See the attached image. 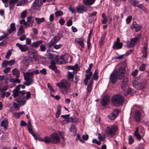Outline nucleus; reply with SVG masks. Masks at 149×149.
Wrapping results in <instances>:
<instances>
[{"label":"nucleus","mask_w":149,"mask_h":149,"mask_svg":"<svg viewBox=\"0 0 149 149\" xmlns=\"http://www.w3.org/2000/svg\"><path fill=\"white\" fill-rule=\"evenodd\" d=\"M118 69L114 70L110 76V82L114 84L117 81V79H121L124 77L125 72V68L121 64L118 65Z\"/></svg>","instance_id":"obj_1"},{"label":"nucleus","mask_w":149,"mask_h":149,"mask_svg":"<svg viewBox=\"0 0 149 149\" xmlns=\"http://www.w3.org/2000/svg\"><path fill=\"white\" fill-rule=\"evenodd\" d=\"M39 71L35 70L30 72H26L24 74V79L26 81L24 82V85L29 86L32 84L33 82V76L35 74H39Z\"/></svg>","instance_id":"obj_2"},{"label":"nucleus","mask_w":149,"mask_h":149,"mask_svg":"<svg viewBox=\"0 0 149 149\" xmlns=\"http://www.w3.org/2000/svg\"><path fill=\"white\" fill-rule=\"evenodd\" d=\"M56 85L60 89V91L63 94H66L70 90V84L66 80L63 79Z\"/></svg>","instance_id":"obj_3"},{"label":"nucleus","mask_w":149,"mask_h":149,"mask_svg":"<svg viewBox=\"0 0 149 149\" xmlns=\"http://www.w3.org/2000/svg\"><path fill=\"white\" fill-rule=\"evenodd\" d=\"M59 134L54 132L50 136L51 137V143L54 144H57L61 142L60 136L63 139V141L65 140L64 137V134L63 132H59Z\"/></svg>","instance_id":"obj_4"},{"label":"nucleus","mask_w":149,"mask_h":149,"mask_svg":"<svg viewBox=\"0 0 149 149\" xmlns=\"http://www.w3.org/2000/svg\"><path fill=\"white\" fill-rule=\"evenodd\" d=\"M124 101L125 99L120 94L114 95L111 99L112 103L116 106L121 105Z\"/></svg>","instance_id":"obj_5"},{"label":"nucleus","mask_w":149,"mask_h":149,"mask_svg":"<svg viewBox=\"0 0 149 149\" xmlns=\"http://www.w3.org/2000/svg\"><path fill=\"white\" fill-rule=\"evenodd\" d=\"M118 130V128L116 125H112L107 127L106 134L108 137L111 138L113 136Z\"/></svg>","instance_id":"obj_6"},{"label":"nucleus","mask_w":149,"mask_h":149,"mask_svg":"<svg viewBox=\"0 0 149 149\" xmlns=\"http://www.w3.org/2000/svg\"><path fill=\"white\" fill-rule=\"evenodd\" d=\"M62 37V34L61 33H59L57 36H55L47 44L49 48H50L53 45L58 42Z\"/></svg>","instance_id":"obj_7"},{"label":"nucleus","mask_w":149,"mask_h":149,"mask_svg":"<svg viewBox=\"0 0 149 149\" xmlns=\"http://www.w3.org/2000/svg\"><path fill=\"white\" fill-rule=\"evenodd\" d=\"M26 93L25 90H23L19 91L20 96V97L18 100H16V101L18 102L19 104L22 102L23 105H24L26 102V100L24 99L25 96L24 95Z\"/></svg>","instance_id":"obj_8"},{"label":"nucleus","mask_w":149,"mask_h":149,"mask_svg":"<svg viewBox=\"0 0 149 149\" xmlns=\"http://www.w3.org/2000/svg\"><path fill=\"white\" fill-rule=\"evenodd\" d=\"M42 5L41 0H35L31 5V8L35 10H37Z\"/></svg>","instance_id":"obj_9"},{"label":"nucleus","mask_w":149,"mask_h":149,"mask_svg":"<svg viewBox=\"0 0 149 149\" xmlns=\"http://www.w3.org/2000/svg\"><path fill=\"white\" fill-rule=\"evenodd\" d=\"M121 83V88L123 91H125L128 85V79L127 78L125 77L124 76Z\"/></svg>","instance_id":"obj_10"},{"label":"nucleus","mask_w":149,"mask_h":149,"mask_svg":"<svg viewBox=\"0 0 149 149\" xmlns=\"http://www.w3.org/2000/svg\"><path fill=\"white\" fill-rule=\"evenodd\" d=\"M119 112V110L118 109L114 110L112 113L109 115L108 118L111 120H114L118 116Z\"/></svg>","instance_id":"obj_11"},{"label":"nucleus","mask_w":149,"mask_h":149,"mask_svg":"<svg viewBox=\"0 0 149 149\" xmlns=\"http://www.w3.org/2000/svg\"><path fill=\"white\" fill-rule=\"evenodd\" d=\"M141 37V34H138L134 38L131 39L130 44L131 47L134 46L136 43L139 41V38Z\"/></svg>","instance_id":"obj_12"},{"label":"nucleus","mask_w":149,"mask_h":149,"mask_svg":"<svg viewBox=\"0 0 149 149\" xmlns=\"http://www.w3.org/2000/svg\"><path fill=\"white\" fill-rule=\"evenodd\" d=\"M123 45L122 42H120L119 38H118L117 39V41L114 42L113 47L114 49H118L122 48Z\"/></svg>","instance_id":"obj_13"},{"label":"nucleus","mask_w":149,"mask_h":149,"mask_svg":"<svg viewBox=\"0 0 149 149\" xmlns=\"http://www.w3.org/2000/svg\"><path fill=\"white\" fill-rule=\"evenodd\" d=\"M16 45L22 52H25L28 49V47L25 44L22 45L19 43H17Z\"/></svg>","instance_id":"obj_14"},{"label":"nucleus","mask_w":149,"mask_h":149,"mask_svg":"<svg viewBox=\"0 0 149 149\" xmlns=\"http://www.w3.org/2000/svg\"><path fill=\"white\" fill-rule=\"evenodd\" d=\"M16 29L15 24L13 22L10 24V28L8 29L7 32L9 34H10L13 32L15 31Z\"/></svg>","instance_id":"obj_15"},{"label":"nucleus","mask_w":149,"mask_h":149,"mask_svg":"<svg viewBox=\"0 0 149 149\" xmlns=\"http://www.w3.org/2000/svg\"><path fill=\"white\" fill-rule=\"evenodd\" d=\"M109 102V99L107 96L103 97L102 100V105L103 107H105Z\"/></svg>","instance_id":"obj_16"},{"label":"nucleus","mask_w":149,"mask_h":149,"mask_svg":"<svg viewBox=\"0 0 149 149\" xmlns=\"http://www.w3.org/2000/svg\"><path fill=\"white\" fill-rule=\"evenodd\" d=\"M131 28L132 29H135L136 32L139 31L141 28V26L136 24L135 22L133 23L132 24L131 26Z\"/></svg>","instance_id":"obj_17"},{"label":"nucleus","mask_w":149,"mask_h":149,"mask_svg":"<svg viewBox=\"0 0 149 149\" xmlns=\"http://www.w3.org/2000/svg\"><path fill=\"white\" fill-rule=\"evenodd\" d=\"M42 41L39 40L32 43H31L30 46L32 47L37 48L39 47L40 45L42 43Z\"/></svg>","instance_id":"obj_18"},{"label":"nucleus","mask_w":149,"mask_h":149,"mask_svg":"<svg viewBox=\"0 0 149 149\" xmlns=\"http://www.w3.org/2000/svg\"><path fill=\"white\" fill-rule=\"evenodd\" d=\"M141 112L138 111H136L134 114V118L136 122H139L141 119Z\"/></svg>","instance_id":"obj_19"},{"label":"nucleus","mask_w":149,"mask_h":149,"mask_svg":"<svg viewBox=\"0 0 149 149\" xmlns=\"http://www.w3.org/2000/svg\"><path fill=\"white\" fill-rule=\"evenodd\" d=\"M76 9L78 12L82 13L85 11L86 10V8L84 6L81 5L77 7Z\"/></svg>","instance_id":"obj_20"},{"label":"nucleus","mask_w":149,"mask_h":149,"mask_svg":"<svg viewBox=\"0 0 149 149\" xmlns=\"http://www.w3.org/2000/svg\"><path fill=\"white\" fill-rule=\"evenodd\" d=\"M84 39L82 38H77L75 39V42L78 44L82 48H84V45L83 41Z\"/></svg>","instance_id":"obj_21"},{"label":"nucleus","mask_w":149,"mask_h":149,"mask_svg":"<svg viewBox=\"0 0 149 149\" xmlns=\"http://www.w3.org/2000/svg\"><path fill=\"white\" fill-rule=\"evenodd\" d=\"M93 83V81L91 79L90 81V82L88 86L87 89V96H88L90 93L92 89V86Z\"/></svg>","instance_id":"obj_22"},{"label":"nucleus","mask_w":149,"mask_h":149,"mask_svg":"<svg viewBox=\"0 0 149 149\" xmlns=\"http://www.w3.org/2000/svg\"><path fill=\"white\" fill-rule=\"evenodd\" d=\"M34 22V20H32V17L30 16L27 17V23H27V25L26 26V27L29 26H32Z\"/></svg>","instance_id":"obj_23"},{"label":"nucleus","mask_w":149,"mask_h":149,"mask_svg":"<svg viewBox=\"0 0 149 149\" xmlns=\"http://www.w3.org/2000/svg\"><path fill=\"white\" fill-rule=\"evenodd\" d=\"M78 120V119L75 117H71L67 120H63L64 122H66V123H68L70 122L75 123Z\"/></svg>","instance_id":"obj_24"},{"label":"nucleus","mask_w":149,"mask_h":149,"mask_svg":"<svg viewBox=\"0 0 149 149\" xmlns=\"http://www.w3.org/2000/svg\"><path fill=\"white\" fill-rule=\"evenodd\" d=\"M95 0H83V3L86 6H90L94 3Z\"/></svg>","instance_id":"obj_25"},{"label":"nucleus","mask_w":149,"mask_h":149,"mask_svg":"<svg viewBox=\"0 0 149 149\" xmlns=\"http://www.w3.org/2000/svg\"><path fill=\"white\" fill-rule=\"evenodd\" d=\"M142 52L143 54V55H142V57L143 58H146L147 57V54L148 53L147 47H143L142 50Z\"/></svg>","instance_id":"obj_26"},{"label":"nucleus","mask_w":149,"mask_h":149,"mask_svg":"<svg viewBox=\"0 0 149 149\" xmlns=\"http://www.w3.org/2000/svg\"><path fill=\"white\" fill-rule=\"evenodd\" d=\"M91 69L88 68L86 71V74L85 75L86 79H89L92 75V72H91Z\"/></svg>","instance_id":"obj_27"},{"label":"nucleus","mask_w":149,"mask_h":149,"mask_svg":"<svg viewBox=\"0 0 149 149\" xmlns=\"http://www.w3.org/2000/svg\"><path fill=\"white\" fill-rule=\"evenodd\" d=\"M18 0H10L9 2V8L10 10H13L15 4Z\"/></svg>","instance_id":"obj_28"},{"label":"nucleus","mask_w":149,"mask_h":149,"mask_svg":"<svg viewBox=\"0 0 149 149\" xmlns=\"http://www.w3.org/2000/svg\"><path fill=\"white\" fill-rule=\"evenodd\" d=\"M23 28L24 26L22 25H20L19 27L17 32V35L18 36H20L24 33V31Z\"/></svg>","instance_id":"obj_29"},{"label":"nucleus","mask_w":149,"mask_h":149,"mask_svg":"<svg viewBox=\"0 0 149 149\" xmlns=\"http://www.w3.org/2000/svg\"><path fill=\"white\" fill-rule=\"evenodd\" d=\"M56 62L57 64H60L65 63L64 59L63 56H61L60 58H57V59L56 60Z\"/></svg>","instance_id":"obj_30"},{"label":"nucleus","mask_w":149,"mask_h":149,"mask_svg":"<svg viewBox=\"0 0 149 149\" xmlns=\"http://www.w3.org/2000/svg\"><path fill=\"white\" fill-rule=\"evenodd\" d=\"M13 73V75L15 76L16 77L18 78L20 75V73L19 71L17 69L15 68L12 70Z\"/></svg>","instance_id":"obj_31"},{"label":"nucleus","mask_w":149,"mask_h":149,"mask_svg":"<svg viewBox=\"0 0 149 149\" xmlns=\"http://www.w3.org/2000/svg\"><path fill=\"white\" fill-rule=\"evenodd\" d=\"M8 123V121L7 120L4 119L1 122V125L5 128L7 129Z\"/></svg>","instance_id":"obj_32"},{"label":"nucleus","mask_w":149,"mask_h":149,"mask_svg":"<svg viewBox=\"0 0 149 149\" xmlns=\"http://www.w3.org/2000/svg\"><path fill=\"white\" fill-rule=\"evenodd\" d=\"M28 2V0H21L17 4V6H20L26 4Z\"/></svg>","instance_id":"obj_33"},{"label":"nucleus","mask_w":149,"mask_h":149,"mask_svg":"<svg viewBox=\"0 0 149 149\" xmlns=\"http://www.w3.org/2000/svg\"><path fill=\"white\" fill-rule=\"evenodd\" d=\"M57 56L54 54H49L48 56V58L53 61V60H56L57 59Z\"/></svg>","instance_id":"obj_34"},{"label":"nucleus","mask_w":149,"mask_h":149,"mask_svg":"<svg viewBox=\"0 0 149 149\" xmlns=\"http://www.w3.org/2000/svg\"><path fill=\"white\" fill-rule=\"evenodd\" d=\"M42 141L45 142L46 143H48L50 142L51 143V137L49 138V137L46 136H45L43 139H41Z\"/></svg>","instance_id":"obj_35"},{"label":"nucleus","mask_w":149,"mask_h":149,"mask_svg":"<svg viewBox=\"0 0 149 149\" xmlns=\"http://www.w3.org/2000/svg\"><path fill=\"white\" fill-rule=\"evenodd\" d=\"M73 74L71 72H68V76L67 77V79L71 81H72L73 80Z\"/></svg>","instance_id":"obj_36"},{"label":"nucleus","mask_w":149,"mask_h":149,"mask_svg":"<svg viewBox=\"0 0 149 149\" xmlns=\"http://www.w3.org/2000/svg\"><path fill=\"white\" fill-rule=\"evenodd\" d=\"M27 13V10L23 11L21 13L20 18L21 19H24L26 17Z\"/></svg>","instance_id":"obj_37"},{"label":"nucleus","mask_w":149,"mask_h":149,"mask_svg":"<svg viewBox=\"0 0 149 149\" xmlns=\"http://www.w3.org/2000/svg\"><path fill=\"white\" fill-rule=\"evenodd\" d=\"M35 19L36 22V23L38 24H40L41 22H44L45 21L44 18L43 17L41 18L38 17H36L35 18Z\"/></svg>","instance_id":"obj_38"},{"label":"nucleus","mask_w":149,"mask_h":149,"mask_svg":"<svg viewBox=\"0 0 149 149\" xmlns=\"http://www.w3.org/2000/svg\"><path fill=\"white\" fill-rule=\"evenodd\" d=\"M51 65L49 66V68L52 70H54L56 67L55 65V63L54 61H52L51 62Z\"/></svg>","instance_id":"obj_39"},{"label":"nucleus","mask_w":149,"mask_h":149,"mask_svg":"<svg viewBox=\"0 0 149 149\" xmlns=\"http://www.w3.org/2000/svg\"><path fill=\"white\" fill-rule=\"evenodd\" d=\"M129 2L132 6H136L139 2L136 0H128Z\"/></svg>","instance_id":"obj_40"},{"label":"nucleus","mask_w":149,"mask_h":149,"mask_svg":"<svg viewBox=\"0 0 149 149\" xmlns=\"http://www.w3.org/2000/svg\"><path fill=\"white\" fill-rule=\"evenodd\" d=\"M98 78V72L97 70H95L93 74V77L91 79L93 81V79L97 80Z\"/></svg>","instance_id":"obj_41"},{"label":"nucleus","mask_w":149,"mask_h":149,"mask_svg":"<svg viewBox=\"0 0 149 149\" xmlns=\"http://www.w3.org/2000/svg\"><path fill=\"white\" fill-rule=\"evenodd\" d=\"M13 95L14 97L20 96L19 91L14 90L13 91Z\"/></svg>","instance_id":"obj_42"},{"label":"nucleus","mask_w":149,"mask_h":149,"mask_svg":"<svg viewBox=\"0 0 149 149\" xmlns=\"http://www.w3.org/2000/svg\"><path fill=\"white\" fill-rule=\"evenodd\" d=\"M137 6L145 12H146L147 11L146 9L142 4H139Z\"/></svg>","instance_id":"obj_43"},{"label":"nucleus","mask_w":149,"mask_h":149,"mask_svg":"<svg viewBox=\"0 0 149 149\" xmlns=\"http://www.w3.org/2000/svg\"><path fill=\"white\" fill-rule=\"evenodd\" d=\"M70 131L73 132L74 134H75L77 132V130L75 127L74 125H72L71 126Z\"/></svg>","instance_id":"obj_44"},{"label":"nucleus","mask_w":149,"mask_h":149,"mask_svg":"<svg viewBox=\"0 0 149 149\" xmlns=\"http://www.w3.org/2000/svg\"><path fill=\"white\" fill-rule=\"evenodd\" d=\"M119 16L117 15H115L113 18L114 24L115 25L117 24L118 20L119 18Z\"/></svg>","instance_id":"obj_45"},{"label":"nucleus","mask_w":149,"mask_h":149,"mask_svg":"<svg viewBox=\"0 0 149 149\" xmlns=\"http://www.w3.org/2000/svg\"><path fill=\"white\" fill-rule=\"evenodd\" d=\"M29 133L34 137L35 139H38V136L39 135H37L36 134L34 133L32 130L29 131Z\"/></svg>","instance_id":"obj_46"},{"label":"nucleus","mask_w":149,"mask_h":149,"mask_svg":"<svg viewBox=\"0 0 149 149\" xmlns=\"http://www.w3.org/2000/svg\"><path fill=\"white\" fill-rule=\"evenodd\" d=\"M98 138L100 141H103L105 139L104 136V135H102L101 134L99 133L98 134Z\"/></svg>","instance_id":"obj_47"},{"label":"nucleus","mask_w":149,"mask_h":149,"mask_svg":"<svg viewBox=\"0 0 149 149\" xmlns=\"http://www.w3.org/2000/svg\"><path fill=\"white\" fill-rule=\"evenodd\" d=\"M11 51L10 50H9L7 52L6 56H5V58L7 59L9 58V57L11 56Z\"/></svg>","instance_id":"obj_48"},{"label":"nucleus","mask_w":149,"mask_h":149,"mask_svg":"<svg viewBox=\"0 0 149 149\" xmlns=\"http://www.w3.org/2000/svg\"><path fill=\"white\" fill-rule=\"evenodd\" d=\"M46 48L45 45H41L40 46V49L41 51L44 52L46 51Z\"/></svg>","instance_id":"obj_49"},{"label":"nucleus","mask_w":149,"mask_h":149,"mask_svg":"<svg viewBox=\"0 0 149 149\" xmlns=\"http://www.w3.org/2000/svg\"><path fill=\"white\" fill-rule=\"evenodd\" d=\"M129 143L130 144H132L134 142V139L132 136H130L128 138Z\"/></svg>","instance_id":"obj_50"},{"label":"nucleus","mask_w":149,"mask_h":149,"mask_svg":"<svg viewBox=\"0 0 149 149\" xmlns=\"http://www.w3.org/2000/svg\"><path fill=\"white\" fill-rule=\"evenodd\" d=\"M31 53L34 55L36 56H38V53L37 50L35 49H33L32 50Z\"/></svg>","instance_id":"obj_51"},{"label":"nucleus","mask_w":149,"mask_h":149,"mask_svg":"<svg viewBox=\"0 0 149 149\" xmlns=\"http://www.w3.org/2000/svg\"><path fill=\"white\" fill-rule=\"evenodd\" d=\"M8 86H4L3 88H1L0 89V91L1 93H3L7 90L8 89Z\"/></svg>","instance_id":"obj_52"},{"label":"nucleus","mask_w":149,"mask_h":149,"mask_svg":"<svg viewBox=\"0 0 149 149\" xmlns=\"http://www.w3.org/2000/svg\"><path fill=\"white\" fill-rule=\"evenodd\" d=\"M8 62L7 61H6V60L4 61L1 64L2 66L3 67H4V68L6 67L8 65Z\"/></svg>","instance_id":"obj_53"},{"label":"nucleus","mask_w":149,"mask_h":149,"mask_svg":"<svg viewBox=\"0 0 149 149\" xmlns=\"http://www.w3.org/2000/svg\"><path fill=\"white\" fill-rule=\"evenodd\" d=\"M146 66V65L145 64H142L139 68V69L140 70L143 71L145 70V68Z\"/></svg>","instance_id":"obj_54"},{"label":"nucleus","mask_w":149,"mask_h":149,"mask_svg":"<svg viewBox=\"0 0 149 149\" xmlns=\"http://www.w3.org/2000/svg\"><path fill=\"white\" fill-rule=\"evenodd\" d=\"M56 17H58L63 15V13L60 11H57L55 13Z\"/></svg>","instance_id":"obj_55"},{"label":"nucleus","mask_w":149,"mask_h":149,"mask_svg":"<svg viewBox=\"0 0 149 149\" xmlns=\"http://www.w3.org/2000/svg\"><path fill=\"white\" fill-rule=\"evenodd\" d=\"M8 61V65L10 66L13 65L15 62V60H11L9 61Z\"/></svg>","instance_id":"obj_56"},{"label":"nucleus","mask_w":149,"mask_h":149,"mask_svg":"<svg viewBox=\"0 0 149 149\" xmlns=\"http://www.w3.org/2000/svg\"><path fill=\"white\" fill-rule=\"evenodd\" d=\"M13 106L16 110H19V104H17L16 103L14 102L13 104Z\"/></svg>","instance_id":"obj_57"},{"label":"nucleus","mask_w":149,"mask_h":149,"mask_svg":"<svg viewBox=\"0 0 149 149\" xmlns=\"http://www.w3.org/2000/svg\"><path fill=\"white\" fill-rule=\"evenodd\" d=\"M40 73L41 74L46 75L47 74L46 70L45 68H43L42 70H40Z\"/></svg>","instance_id":"obj_58"},{"label":"nucleus","mask_w":149,"mask_h":149,"mask_svg":"<svg viewBox=\"0 0 149 149\" xmlns=\"http://www.w3.org/2000/svg\"><path fill=\"white\" fill-rule=\"evenodd\" d=\"M132 18L131 16H129L127 17L126 19V22L127 24H129L131 22Z\"/></svg>","instance_id":"obj_59"},{"label":"nucleus","mask_w":149,"mask_h":149,"mask_svg":"<svg viewBox=\"0 0 149 149\" xmlns=\"http://www.w3.org/2000/svg\"><path fill=\"white\" fill-rule=\"evenodd\" d=\"M59 22L61 25H63L65 22V21L63 18H61L59 20Z\"/></svg>","instance_id":"obj_60"},{"label":"nucleus","mask_w":149,"mask_h":149,"mask_svg":"<svg viewBox=\"0 0 149 149\" xmlns=\"http://www.w3.org/2000/svg\"><path fill=\"white\" fill-rule=\"evenodd\" d=\"M134 135L139 140H141V136L139 134V133L134 134Z\"/></svg>","instance_id":"obj_61"},{"label":"nucleus","mask_w":149,"mask_h":149,"mask_svg":"<svg viewBox=\"0 0 149 149\" xmlns=\"http://www.w3.org/2000/svg\"><path fill=\"white\" fill-rule=\"evenodd\" d=\"M19 23L20 24H23L26 26L27 25V22H26L24 19L20 20L19 21Z\"/></svg>","instance_id":"obj_62"},{"label":"nucleus","mask_w":149,"mask_h":149,"mask_svg":"<svg viewBox=\"0 0 149 149\" xmlns=\"http://www.w3.org/2000/svg\"><path fill=\"white\" fill-rule=\"evenodd\" d=\"M53 47L56 49H58L60 48L62 46L61 44H59L58 45H54Z\"/></svg>","instance_id":"obj_63"},{"label":"nucleus","mask_w":149,"mask_h":149,"mask_svg":"<svg viewBox=\"0 0 149 149\" xmlns=\"http://www.w3.org/2000/svg\"><path fill=\"white\" fill-rule=\"evenodd\" d=\"M102 23L104 24L106 23L108 21V19L107 17H104L103 19L101 20Z\"/></svg>","instance_id":"obj_64"}]
</instances>
